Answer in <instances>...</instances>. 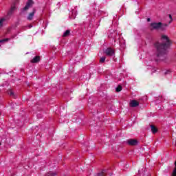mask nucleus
<instances>
[{"instance_id": "1", "label": "nucleus", "mask_w": 176, "mask_h": 176, "mask_svg": "<svg viewBox=\"0 0 176 176\" xmlns=\"http://www.w3.org/2000/svg\"><path fill=\"white\" fill-rule=\"evenodd\" d=\"M161 41L162 43H156L155 47L157 50V57H160V60H163L166 59V54H167V49L170 47L171 45V41L168 36L166 34L161 35Z\"/></svg>"}, {"instance_id": "2", "label": "nucleus", "mask_w": 176, "mask_h": 176, "mask_svg": "<svg viewBox=\"0 0 176 176\" xmlns=\"http://www.w3.org/2000/svg\"><path fill=\"white\" fill-rule=\"evenodd\" d=\"M166 27H167V24H163L160 22L153 23L150 25L151 30H161L162 31H164Z\"/></svg>"}, {"instance_id": "3", "label": "nucleus", "mask_w": 176, "mask_h": 176, "mask_svg": "<svg viewBox=\"0 0 176 176\" xmlns=\"http://www.w3.org/2000/svg\"><path fill=\"white\" fill-rule=\"evenodd\" d=\"M104 53L106 56H109V57H111L112 56H115V50H113V49H112L111 47L106 49L104 51Z\"/></svg>"}, {"instance_id": "4", "label": "nucleus", "mask_w": 176, "mask_h": 176, "mask_svg": "<svg viewBox=\"0 0 176 176\" xmlns=\"http://www.w3.org/2000/svg\"><path fill=\"white\" fill-rule=\"evenodd\" d=\"M126 143L128 144V145H131L132 146H135L137 145H138V141L137 140H134V139H129L126 141Z\"/></svg>"}, {"instance_id": "5", "label": "nucleus", "mask_w": 176, "mask_h": 176, "mask_svg": "<svg viewBox=\"0 0 176 176\" xmlns=\"http://www.w3.org/2000/svg\"><path fill=\"white\" fill-rule=\"evenodd\" d=\"M34 5V1L32 0H28L26 6L23 8V10H28Z\"/></svg>"}, {"instance_id": "6", "label": "nucleus", "mask_w": 176, "mask_h": 176, "mask_svg": "<svg viewBox=\"0 0 176 176\" xmlns=\"http://www.w3.org/2000/svg\"><path fill=\"white\" fill-rule=\"evenodd\" d=\"M140 105V103L137 100H131L130 102V107H132L133 108H135V107H138Z\"/></svg>"}, {"instance_id": "7", "label": "nucleus", "mask_w": 176, "mask_h": 176, "mask_svg": "<svg viewBox=\"0 0 176 176\" xmlns=\"http://www.w3.org/2000/svg\"><path fill=\"white\" fill-rule=\"evenodd\" d=\"M108 171V169H103L100 173H98V176H107Z\"/></svg>"}, {"instance_id": "8", "label": "nucleus", "mask_w": 176, "mask_h": 176, "mask_svg": "<svg viewBox=\"0 0 176 176\" xmlns=\"http://www.w3.org/2000/svg\"><path fill=\"white\" fill-rule=\"evenodd\" d=\"M35 9L33 10V12L30 13L29 15L28 16V18L27 19L29 20V21H31L32 20V19H34V16H35Z\"/></svg>"}, {"instance_id": "9", "label": "nucleus", "mask_w": 176, "mask_h": 176, "mask_svg": "<svg viewBox=\"0 0 176 176\" xmlns=\"http://www.w3.org/2000/svg\"><path fill=\"white\" fill-rule=\"evenodd\" d=\"M15 10H16V6L11 7V8L10 9V10L8 12V16L10 17V16H12V14H13V12Z\"/></svg>"}, {"instance_id": "10", "label": "nucleus", "mask_w": 176, "mask_h": 176, "mask_svg": "<svg viewBox=\"0 0 176 176\" xmlns=\"http://www.w3.org/2000/svg\"><path fill=\"white\" fill-rule=\"evenodd\" d=\"M151 130L153 134H156V133H157V128L153 125H151Z\"/></svg>"}, {"instance_id": "11", "label": "nucleus", "mask_w": 176, "mask_h": 176, "mask_svg": "<svg viewBox=\"0 0 176 176\" xmlns=\"http://www.w3.org/2000/svg\"><path fill=\"white\" fill-rule=\"evenodd\" d=\"M70 34L71 31L69 30H67L63 33V38H67V36H69Z\"/></svg>"}, {"instance_id": "12", "label": "nucleus", "mask_w": 176, "mask_h": 176, "mask_svg": "<svg viewBox=\"0 0 176 176\" xmlns=\"http://www.w3.org/2000/svg\"><path fill=\"white\" fill-rule=\"evenodd\" d=\"M75 17H76V10H73L72 11L71 15H70V19H75Z\"/></svg>"}, {"instance_id": "13", "label": "nucleus", "mask_w": 176, "mask_h": 176, "mask_svg": "<svg viewBox=\"0 0 176 176\" xmlns=\"http://www.w3.org/2000/svg\"><path fill=\"white\" fill-rule=\"evenodd\" d=\"M40 58L39 56H35L32 60L31 63H39Z\"/></svg>"}, {"instance_id": "14", "label": "nucleus", "mask_w": 176, "mask_h": 176, "mask_svg": "<svg viewBox=\"0 0 176 176\" xmlns=\"http://www.w3.org/2000/svg\"><path fill=\"white\" fill-rule=\"evenodd\" d=\"M56 175H57V173H56V172H52V171L48 172V173L45 175V176H56Z\"/></svg>"}, {"instance_id": "15", "label": "nucleus", "mask_w": 176, "mask_h": 176, "mask_svg": "<svg viewBox=\"0 0 176 176\" xmlns=\"http://www.w3.org/2000/svg\"><path fill=\"white\" fill-rule=\"evenodd\" d=\"M116 33H111L110 35H109V38H113L115 39Z\"/></svg>"}, {"instance_id": "16", "label": "nucleus", "mask_w": 176, "mask_h": 176, "mask_svg": "<svg viewBox=\"0 0 176 176\" xmlns=\"http://www.w3.org/2000/svg\"><path fill=\"white\" fill-rule=\"evenodd\" d=\"M4 21H5V19H0V27H2V25H3Z\"/></svg>"}, {"instance_id": "17", "label": "nucleus", "mask_w": 176, "mask_h": 176, "mask_svg": "<svg viewBox=\"0 0 176 176\" xmlns=\"http://www.w3.org/2000/svg\"><path fill=\"white\" fill-rule=\"evenodd\" d=\"M9 41V38H5L3 40H0V43H3L5 42H8Z\"/></svg>"}, {"instance_id": "18", "label": "nucleus", "mask_w": 176, "mask_h": 176, "mask_svg": "<svg viewBox=\"0 0 176 176\" xmlns=\"http://www.w3.org/2000/svg\"><path fill=\"white\" fill-rule=\"evenodd\" d=\"M164 75H170L171 74V71L170 70H166L164 72Z\"/></svg>"}, {"instance_id": "19", "label": "nucleus", "mask_w": 176, "mask_h": 176, "mask_svg": "<svg viewBox=\"0 0 176 176\" xmlns=\"http://www.w3.org/2000/svg\"><path fill=\"white\" fill-rule=\"evenodd\" d=\"M8 94H9V96H11L12 97H13V96H14V93L12 90L8 91Z\"/></svg>"}, {"instance_id": "20", "label": "nucleus", "mask_w": 176, "mask_h": 176, "mask_svg": "<svg viewBox=\"0 0 176 176\" xmlns=\"http://www.w3.org/2000/svg\"><path fill=\"white\" fill-rule=\"evenodd\" d=\"M116 91H122V87L121 86H118V87H117L116 89Z\"/></svg>"}, {"instance_id": "21", "label": "nucleus", "mask_w": 176, "mask_h": 176, "mask_svg": "<svg viewBox=\"0 0 176 176\" xmlns=\"http://www.w3.org/2000/svg\"><path fill=\"white\" fill-rule=\"evenodd\" d=\"M168 17L170 19V21H169V24H171V23L173 22V16H171V14H168Z\"/></svg>"}, {"instance_id": "22", "label": "nucleus", "mask_w": 176, "mask_h": 176, "mask_svg": "<svg viewBox=\"0 0 176 176\" xmlns=\"http://www.w3.org/2000/svg\"><path fill=\"white\" fill-rule=\"evenodd\" d=\"M105 61V56L100 58V63H104Z\"/></svg>"}, {"instance_id": "23", "label": "nucleus", "mask_w": 176, "mask_h": 176, "mask_svg": "<svg viewBox=\"0 0 176 176\" xmlns=\"http://www.w3.org/2000/svg\"><path fill=\"white\" fill-rule=\"evenodd\" d=\"M138 174H139V175H141V170L138 171Z\"/></svg>"}, {"instance_id": "24", "label": "nucleus", "mask_w": 176, "mask_h": 176, "mask_svg": "<svg viewBox=\"0 0 176 176\" xmlns=\"http://www.w3.org/2000/svg\"><path fill=\"white\" fill-rule=\"evenodd\" d=\"M29 28H32V25H29Z\"/></svg>"}, {"instance_id": "25", "label": "nucleus", "mask_w": 176, "mask_h": 176, "mask_svg": "<svg viewBox=\"0 0 176 176\" xmlns=\"http://www.w3.org/2000/svg\"><path fill=\"white\" fill-rule=\"evenodd\" d=\"M142 175H144V173H142Z\"/></svg>"}, {"instance_id": "26", "label": "nucleus", "mask_w": 176, "mask_h": 176, "mask_svg": "<svg viewBox=\"0 0 176 176\" xmlns=\"http://www.w3.org/2000/svg\"><path fill=\"white\" fill-rule=\"evenodd\" d=\"M0 115H1V113H0Z\"/></svg>"}, {"instance_id": "27", "label": "nucleus", "mask_w": 176, "mask_h": 176, "mask_svg": "<svg viewBox=\"0 0 176 176\" xmlns=\"http://www.w3.org/2000/svg\"><path fill=\"white\" fill-rule=\"evenodd\" d=\"M0 145H1V143H0Z\"/></svg>"}]
</instances>
